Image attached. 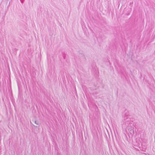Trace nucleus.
I'll return each instance as SVG.
<instances>
[{
    "mask_svg": "<svg viewBox=\"0 0 155 155\" xmlns=\"http://www.w3.org/2000/svg\"><path fill=\"white\" fill-rule=\"evenodd\" d=\"M20 1H21V2L22 3H23V2L22 1H21V0H20Z\"/></svg>",
    "mask_w": 155,
    "mask_h": 155,
    "instance_id": "39448f33",
    "label": "nucleus"
},
{
    "mask_svg": "<svg viewBox=\"0 0 155 155\" xmlns=\"http://www.w3.org/2000/svg\"><path fill=\"white\" fill-rule=\"evenodd\" d=\"M130 122L129 119L128 118L126 119L125 123V125L126 126H129V124L130 123Z\"/></svg>",
    "mask_w": 155,
    "mask_h": 155,
    "instance_id": "f257e3e1",
    "label": "nucleus"
},
{
    "mask_svg": "<svg viewBox=\"0 0 155 155\" xmlns=\"http://www.w3.org/2000/svg\"><path fill=\"white\" fill-rule=\"evenodd\" d=\"M153 35L155 37V31L153 32Z\"/></svg>",
    "mask_w": 155,
    "mask_h": 155,
    "instance_id": "20e7f679",
    "label": "nucleus"
},
{
    "mask_svg": "<svg viewBox=\"0 0 155 155\" xmlns=\"http://www.w3.org/2000/svg\"><path fill=\"white\" fill-rule=\"evenodd\" d=\"M35 124H37V125L38 124H39L38 123V122H37L36 121H35Z\"/></svg>",
    "mask_w": 155,
    "mask_h": 155,
    "instance_id": "7ed1b4c3",
    "label": "nucleus"
},
{
    "mask_svg": "<svg viewBox=\"0 0 155 155\" xmlns=\"http://www.w3.org/2000/svg\"><path fill=\"white\" fill-rule=\"evenodd\" d=\"M133 129H132L131 128V129L130 130V131H129V132L130 133H131L132 131L133 133H134V130H133Z\"/></svg>",
    "mask_w": 155,
    "mask_h": 155,
    "instance_id": "f03ea898",
    "label": "nucleus"
}]
</instances>
